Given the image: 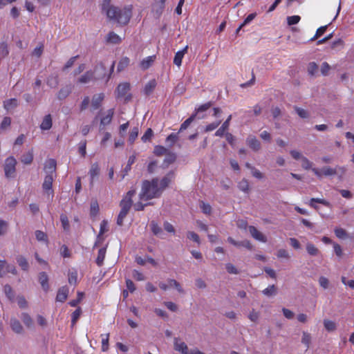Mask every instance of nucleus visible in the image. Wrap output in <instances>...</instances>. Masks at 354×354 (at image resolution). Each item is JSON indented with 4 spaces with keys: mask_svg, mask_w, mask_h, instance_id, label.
<instances>
[{
    "mask_svg": "<svg viewBox=\"0 0 354 354\" xmlns=\"http://www.w3.org/2000/svg\"><path fill=\"white\" fill-rule=\"evenodd\" d=\"M35 237L37 241H47V235L46 233L41 230H36L35 232Z\"/></svg>",
    "mask_w": 354,
    "mask_h": 354,
    "instance_id": "e2e57ef3",
    "label": "nucleus"
},
{
    "mask_svg": "<svg viewBox=\"0 0 354 354\" xmlns=\"http://www.w3.org/2000/svg\"><path fill=\"white\" fill-rule=\"evenodd\" d=\"M3 106L8 111L16 108L18 106L17 100L15 98L8 100L3 102Z\"/></svg>",
    "mask_w": 354,
    "mask_h": 354,
    "instance_id": "e433bc0d",
    "label": "nucleus"
},
{
    "mask_svg": "<svg viewBox=\"0 0 354 354\" xmlns=\"http://www.w3.org/2000/svg\"><path fill=\"white\" fill-rule=\"evenodd\" d=\"M10 326L12 330L16 334L21 335L24 332V327L21 322L15 317L10 318Z\"/></svg>",
    "mask_w": 354,
    "mask_h": 354,
    "instance_id": "0eeeda50",
    "label": "nucleus"
},
{
    "mask_svg": "<svg viewBox=\"0 0 354 354\" xmlns=\"http://www.w3.org/2000/svg\"><path fill=\"white\" fill-rule=\"evenodd\" d=\"M68 292L69 289L68 286H62L57 291L56 301L59 302H64L68 297Z\"/></svg>",
    "mask_w": 354,
    "mask_h": 354,
    "instance_id": "f8f14e48",
    "label": "nucleus"
},
{
    "mask_svg": "<svg viewBox=\"0 0 354 354\" xmlns=\"http://www.w3.org/2000/svg\"><path fill=\"white\" fill-rule=\"evenodd\" d=\"M153 135V131L151 129H147L145 131V134L142 136L141 140L142 142H146L149 141Z\"/></svg>",
    "mask_w": 354,
    "mask_h": 354,
    "instance_id": "0e129e2a",
    "label": "nucleus"
},
{
    "mask_svg": "<svg viewBox=\"0 0 354 354\" xmlns=\"http://www.w3.org/2000/svg\"><path fill=\"white\" fill-rule=\"evenodd\" d=\"M20 317L28 328H31L33 326V319L27 313H22Z\"/></svg>",
    "mask_w": 354,
    "mask_h": 354,
    "instance_id": "72a5a7b5",
    "label": "nucleus"
},
{
    "mask_svg": "<svg viewBox=\"0 0 354 354\" xmlns=\"http://www.w3.org/2000/svg\"><path fill=\"white\" fill-rule=\"evenodd\" d=\"M344 46V41L342 39H338L330 44V48L336 51L343 49Z\"/></svg>",
    "mask_w": 354,
    "mask_h": 354,
    "instance_id": "58836bf2",
    "label": "nucleus"
},
{
    "mask_svg": "<svg viewBox=\"0 0 354 354\" xmlns=\"http://www.w3.org/2000/svg\"><path fill=\"white\" fill-rule=\"evenodd\" d=\"M327 28H328V26H321L319 27L317 31H316V33L315 35H314L313 37H312L309 41H315L317 39H318L319 37H320L321 36H322L325 32L327 30Z\"/></svg>",
    "mask_w": 354,
    "mask_h": 354,
    "instance_id": "09e8293b",
    "label": "nucleus"
},
{
    "mask_svg": "<svg viewBox=\"0 0 354 354\" xmlns=\"http://www.w3.org/2000/svg\"><path fill=\"white\" fill-rule=\"evenodd\" d=\"M294 109L301 118L305 119L309 117V113L306 110L296 106H294Z\"/></svg>",
    "mask_w": 354,
    "mask_h": 354,
    "instance_id": "5fc2aeb1",
    "label": "nucleus"
},
{
    "mask_svg": "<svg viewBox=\"0 0 354 354\" xmlns=\"http://www.w3.org/2000/svg\"><path fill=\"white\" fill-rule=\"evenodd\" d=\"M100 174V167L97 162L92 164L89 170V175L91 177V184L93 185L94 178Z\"/></svg>",
    "mask_w": 354,
    "mask_h": 354,
    "instance_id": "bb28decb",
    "label": "nucleus"
},
{
    "mask_svg": "<svg viewBox=\"0 0 354 354\" xmlns=\"http://www.w3.org/2000/svg\"><path fill=\"white\" fill-rule=\"evenodd\" d=\"M138 127H133L131 129L129 136V142H130V144H133L135 140L138 136Z\"/></svg>",
    "mask_w": 354,
    "mask_h": 354,
    "instance_id": "4d7b16f0",
    "label": "nucleus"
},
{
    "mask_svg": "<svg viewBox=\"0 0 354 354\" xmlns=\"http://www.w3.org/2000/svg\"><path fill=\"white\" fill-rule=\"evenodd\" d=\"M149 226L151 232L155 236H157L160 238H163L162 235L164 233L162 229L155 221H151L150 222Z\"/></svg>",
    "mask_w": 354,
    "mask_h": 354,
    "instance_id": "2eb2a0df",
    "label": "nucleus"
},
{
    "mask_svg": "<svg viewBox=\"0 0 354 354\" xmlns=\"http://www.w3.org/2000/svg\"><path fill=\"white\" fill-rule=\"evenodd\" d=\"M111 0H103L102 9L106 12V17L111 21H115L120 25H126L130 21L132 15V6L124 7L122 9L111 6Z\"/></svg>",
    "mask_w": 354,
    "mask_h": 354,
    "instance_id": "f257e3e1",
    "label": "nucleus"
},
{
    "mask_svg": "<svg viewBox=\"0 0 354 354\" xmlns=\"http://www.w3.org/2000/svg\"><path fill=\"white\" fill-rule=\"evenodd\" d=\"M157 83L155 79L151 80L149 81L145 86L144 88V93L146 95H149L151 94L156 87Z\"/></svg>",
    "mask_w": 354,
    "mask_h": 354,
    "instance_id": "b1692460",
    "label": "nucleus"
},
{
    "mask_svg": "<svg viewBox=\"0 0 354 354\" xmlns=\"http://www.w3.org/2000/svg\"><path fill=\"white\" fill-rule=\"evenodd\" d=\"M227 241L230 243H231L233 245H234L236 247H238V248H239V247H244V248H247L249 250H253V246H252V243L250 242V241H248V240H244V241H236L232 237L229 236L227 238Z\"/></svg>",
    "mask_w": 354,
    "mask_h": 354,
    "instance_id": "6e6552de",
    "label": "nucleus"
},
{
    "mask_svg": "<svg viewBox=\"0 0 354 354\" xmlns=\"http://www.w3.org/2000/svg\"><path fill=\"white\" fill-rule=\"evenodd\" d=\"M200 208L202 212L205 214H209L212 212V207L209 204L205 203L203 201L200 202Z\"/></svg>",
    "mask_w": 354,
    "mask_h": 354,
    "instance_id": "052dcab7",
    "label": "nucleus"
},
{
    "mask_svg": "<svg viewBox=\"0 0 354 354\" xmlns=\"http://www.w3.org/2000/svg\"><path fill=\"white\" fill-rule=\"evenodd\" d=\"M159 179L153 178L151 180L142 181L141 191L139 194L140 200L149 201L153 198H160L162 192L158 187Z\"/></svg>",
    "mask_w": 354,
    "mask_h": 354,
    "instance_id": "f03ea898",
    "label": "nucleus"
},
{
    "mask_svg": "<svg viewBox=\"0 0 354 354\" xmlns=\"http://www.w3.org/2000/svg\"><path fill=\"white\" fill-rule=\"evenodd\" d=\"M9 53L8 44L6 42H2L0 44V56L1 57H4L7 56Z\"/></svg>",
    "mask_w": 354,
    "mask_h": 354,
    "instance_id": "680f3d73",
    "label": "nucleus"
},
{
    "mask_svg": "<svg viewBox=\"0 0 354 354\" xmlns=\"http://www.w3.org/2000/svg\"><path fill=\"white\" fill-rule=\"evenodd\" d=\"M322 172L324 176H330L337 174L340 172L339 178L346 172V169L343 167L337 166L335 168H331L330 167H322Z\"/></svg>",
    "mask_w": 354,
    "mask_h": 354,
    "instance_id": "39448f33",
    "label": "nucleus"
},
{
    "mask_svg": "<svg viewBox=\"0 0 354 354\" xmlns=\"http://www.w3.org/2000/svg\"><path fill=\"white\" fill-rule=\"evenodd\" d=\"M54 177H55V175H51V174L46 175L45 176V178H44V183L42 185V187L44 191L48 192V191L50 190L51 193H53L52 185H53V182L54 180Z\"/></svg>",
    "mask_w": 354,
    "mask_h": 354,
    "instance_id": "a211bd4d",
    "label": "nucleus"
},
{
    "mask_svg": "<svg viewBox=\"0 0 354 354\" xmlns=\"http://www.w3.org/2000/svg\"><path fill=\"white\" fill-rule=\"evenodd\" d=\"M155 59H156L155 55L149 56V57H146L145 59H144L140 62V67L142 68V69L147 70V68H149L152 65V64L154 62Z\"/></svg>",
    "mask_w": 354,
    "mask_h": 354,
    "instance_id": "c85d7f7f",
    "label": "nucleus"
},
{
    "mask_svg": "<svg viewBox=\"0 0 354 354\" xmlns=\"http://www.w3.org/2000/svg\"><path fill=\"white\" fill-rule=\"evenodd\" d=\"M167 152L168 150L160 145L156 146L153 151V153L158 156L165 155Z\"/></svg>",
    "mask_w": 354,
    "mask_h": 354,
    "instance_id": "13d9d810",
    "label": "nucleus"
},
{
    "mask_svg": "<svg viewBox=\"0 0 354 354\" xmlns=\"http://www.w3.org/2000/svg\"><path fill=\"white\" fill-rule=\"evenodd\" d=\"M238 187L240 190L245 193H248L250 190L249 183L246 179L241 180L238 185Z\"/></svg>",
    "mask_w": 354,
    "mask_h": 354,
    "instance_id": "8fccbe9b",
    "label": "nucleus"
},
{
    "mask_svg": "<svg viewBox=\"0 0 354 354\" xmlns=\"http://www.w3.org/2000/svg\"><path fill=\"white\" fill-rule=\"evenodd\" d=\"M93 75L94 72L88 71L79 78L78 82L82 84L88 83L93 78Z\"/></svg>",
    "mask_w": 354,
    "mask_h": 354,
    "instance_id": "2f4dec72",
    "label": "nucleus"
},
{
    "mask_svg": "<svg viewBox=\"0 0 354 354\" xmlns=\"http://www.w3.org/2000/svg\"><path fill=\"white\" fill-rule=\"evenodd\" d=\"M17 164L16 160L12 157H8L6 160L4 165V171L6 177H12L15 172V166Z\"/></svg>",
    "mask_w": 354,
    "mask_h": 354,
    "instance_id": "20e7f679",
    "label": "nucleus"
},
{
    "mask_svg": "<svg viewBox=\"0 0 354 354\" xmlns=\"http://www.w3.org/2000/svg\"><path fill=\"white\" fill-rule=\"evenodd\" d=\"M53 125L52 117L50 114L44 116L41 124L40 128L41 130H49Z\"/></svg>",
    "mask_w": 354,
    "mask_h": 354,
    "instance_id": "4be33fe9",
    "label": "nucleus"
},
{
    "mask_svg": "<svg viewBox=\"0 0 354 354\" xmlns=\"http://www.w3.org/2000/svg\"><path fill=\"white\" fill-rule=\"evenodd\" d=\"M93 72L97 74V79H103L106 76V66L102 62H100L95 66Z\"/></svg>",
    "mask_w": 354,
    "mask_h": 354,
    "instance_id": "4468645a",
    "label": "nucleus"
},
{
    "mask_svg": "<svg viewBox=\"0 0 354 354\" xmlns=\"http://www.w3.org/2000/svg\"><path fill=\"white\" fill-rule=\"evenodd\" d=\"M3 291L8 299L11 301H13L15 299V293L12 287L10 285L6 284L3 287Z\"/></svg>",
    "mask_w": 354,
    "mask_h": 354,
    "instance_id": "ea45409f",
    "label": "nucleus"
},
{
    "mask_svg": "<svg viewBox=\"0 0 354 354\" xmlns=\"http://www.w3.org/2000/svg\"><path fill=\"white\" fill-rule=\"evenodd\" d=\"M246 144L252 150L257 151L261 149L259 140L254 136H249L246 139Z\"/></svg>",
    "mask_w": 354,
    "mask_h": 354,
    "instance_id": "1a4fd4ad",
    "label": "nucleus"
},
{
    "mask_svg": "<svg viewBox=\"0 0 354 354\" xmlns=\"http://www.w3.org/2000/svg\"><path fill=\"white\" fill-rule=\"evenodd\" d=\"M104 96L103 93L95 95L93 97L91 105H92V107L93 108V109H97L100 106L101 103H102V100H104Z\"/></svg>",
    "mask_w": 354,
    "mask_h": 354,
    "instance_id": "a878e982",
    "label": "nucleus"
},
{
    "mask_svg": "<svg viewBox=\"0 0 354 354\" xmlns=\"http://www.w3.org/2000/svg\"><path fill=\"white\" fill-rule=\"evenodd\" d=\"M33 160V155L32 152L28 151L21 156V162L26 165L30 164Z\"/></svg>",
    "mask_w": 354,
    "mask_h": 354,
    "instance_id": "6e6d98bb",
    "label": "nucleus"
},
{
    "mask_svg": "<svg viewBox=\"0 0 354 354\" xmlns=\"http://www.w3.org/2000/svg\"><path fill=\"white\" fill-rule=\"evenodd\" d=\"M56 166L57 162L55 159L48 160L44 165V170L46 173V175H55L56 171Z\"/></svg>",
    "mask_w": 354,
    "mask_h": 354,
    "instance_id": "9b49d317",
    "label": "nucleus"
},
{
    "mask_svg": "<svg viewBox=\"0 0 354 354\" xmlns=\"http://www.w3.org/2000/svg\"><path fill=\"white\" fill-rule=\"evenodd\" d=\"M106 248H102L99 250L96 259V263L98 266H102L106 255Z\"/></svg>",
    "mask_w": 354,
    "mask_h": 354,
    "instance_id": "f704fd0d",
    "label": "nucleus"
},
{
    "mask_svg": "<svg viewBox=\"0 0 354 354\" xmlns=\"http://www.w3.org/2000/svg\"><path fill=\"white\" fill-rule=\"evenodd\" d=\"M113 114H114V109H110L107 111L106 115L105 116H103L101 118L100 127V131H102L103 129L102 126H105V125L109 124L111 122Z\"/></svg>",
    "mask_w": 354,
    "mask_h": 354,
    "instance_id": "ddd939ff",
    "label": "nucleus"
},
{
    "mask_svg": "<svg viewBox=\"0 0 354 354\" xmlns=\"http://www.w3.org/2000/svg\"><path fill=\"white\" fill-rule=\"evenodd\" d=\"M167 281L170 287L175 288L177 290V291L180 293H184V290L183 289L181 285L176 280L168 279Z\"/></svg>",
    "mask_w": 354,
    "mask_h": 354,
    "instance_id": "c03bdc74",
    "label": "nucleus"
},
{
    "mask_svg": "<svg viewBox=\"0 0 354 354\" xmlns=\"http://www.w3.org/2000/svg\"><path fill=\"white\" fill-rule=\"evenodd\" d=\"M232 119V115H230L227 120L223 123L221 127L215 132V136L222 137L225 134V131H227L230 126V122Z\"/></svg>",
    "mask_w": 354,
    "mask_h": 354,
    "instance_id": "dca6fc26",
    "label": "nucleus"
},
{
    "mask_svg": "<svg viewBox=\"0 0 354 354\" xmlns=\"http://www.w3.org/2000/svg\"><path fill=\"white\" fill-rule=\"evenodd\" d=\"M306 250H307V252L310 256L315 257V256H317L319 254V250L315 246L314 244H313L311 243H308L306 244Z\"/></svg>",
    "mask_w": 354,
    "mask_h": 354,
    "instance_id": "79ce46f5",
    "label": "nucleus"
},
{
    "mask_svg": "<svg viewBox=\"0 0 354 354\" xmlns=\"http://www.w3.org/2000/svg\"><path fill=\"white\" fill-rule=\"evenodd\" d=\"M174 348L176 351L181 352L182 354H189L188 348L185 342H178V338H174Z\"/></svg>",
    "mask_w": 354,
    "mask_h": 354,
    "instance_id": "6ab92c4d",
    "label": "nucleus"
},
{
    "mask_svg": "<svg viewBox=\"0 0 354 354\" xmlns=\"http://www.w3.org/2000/svg\"><path fill=\"white\" fill-rule=\"evenodd\" d=\"M311 342V335L310 333L304 331L302 333L301 343L304 344L307 348L310 347Z\"/></svg>",
    "mask_w": 354,
    "mask_h": 354,
    "instance_id": "3c124183",
    "label": "nucleus"
},
{
    "mask_svg": "<svg viewBox=\"0 0 354 354\" xmlns=\"http://www.w3.org/2000/svg\"><path fill=\"white\" fill-rule=\"evenodd\" d=\"M225 268L228 273L237 274L239 273L237 268L232 263H228L225 264Z\"/></svg>",
    "mask_w": 354,
    "mask_h": 354,
    "instance_id": "338daca9",
    "label": "nucleus"
},
{
    "mask_svg": "<svg viewBox=\"0 0 354 354\" xmlns=\"http://www.w3.org/2000/svg\"><path fill=\"white\" fill-rule=\"evenodd\" d=\"M130 64V59L127 57H123L118 62L117 71L120 73L123 71Z\"/></svg>",
    "mask_w": 354,
    "mask_h": 354,
    "instance_id": "cd10ccee",
    "label": "nucleus"
},
{
    "mask_svg": "<svg viewBox=\"0 0 354 354\" xmlns=\"http://www.w3.org/2000/svg\"><path fill=\"white\" fill-rule=\"evenodd\" d=\"M324 326L326 330L328 332L334 331L337 328L336 324L333 321L329 319L324 320Z\"/></svg>",
    "mask_w": 354,
    "mask_h": 354,
    "instance_id": "37998d69",
    "label": "nucleus"
},
{
    "mask_svg": "<svg viewBox=\"0 0 354 354\" xmlns=\"http://www.w3.org/2000/svg\"><path fill=\"white\" fill-rule=\"evenodd\" d=\"M82 313V309L80 307H78L71 315V324L72 326H74L77 320L79 319Z\"/></svg>",
    "mask_w": 354,
    "mask_h": 354,
    "instance_id": "864d4df0",
    "label": "nucleus"
},
{
    "mask_svg": "<svg viewBox=\"0 0 354 354\" xmlns=\"http://www.w3.org/2000/svg\"><path fill=\"white\" fill-rule=\"evenodd\" d=\"M99 212V205L97 201H93L91 203L90 214L91 216L95 217Z\"/></svg>",
    "mask_w": 354,
    "mask_h": 354,
    "instance_id": "49530a36",
    "label": "nucleus"
},
{
    "mask_svg": "<svg viewBox=\"0 0 354 354\" xmlns=\"http://www.w3.org/2000/svg\"><path fill=\"white\" fill-rule=\"evenodd\" d=\"M165 158L163 161V167H167L169 165L174 163L176 160V155L174 153L168 151L165 154Z\"/></svg>",
    "mask_w": 354,
    "mask_h": 354,
    "instance_id": "393cba45",
    "label": "nucleus"
},
{
    "mask_svg": "<svg viewBox=\"0 0 354 354\" xmlns=\"http://www.w3.org/2000/svg\"><path fill=\"white\" fill-rule=\"evenodd\" d=\"M196 117V113H193L189 118H188L183 123L181 124L179 132L185 130L190 124L195 120Z\"/></svg>",
    "mask_w": 354,
    "mask_h": 354,
    "instance_id": "4c0bfd02",
    "label": "nucleus"
},
{
    "mask_svg": "<svg viewBox=\"0 0 354 354\" xmlns=\"http://www.w3.org/2000/svg\"><path fill=\"white\" fill-rule=\"evenodd\" d=\"M318 69L315 62H310L308 66V72L310 75H314Z\"/></svg>",
    "mask_w": 354,
    "mask_h": 354,
    "instance_id": "774afa93",
    "label": "nucleus"
},
{
    "mask_svg": "<svg viewBox=\"0 0 354 354\" xmlns=\"http://www.w3.org/2000/svg\"><path fill=\"white\" fill-rule=\"evenodd\" d=\"M188 46H186L182 50L178 51L174 58V64L178 66H180L182 64V59L184 55L187 52Z\"/></svg>",
    "mask_w": 354,
    "mask_h": 354,
    "instance_id": "aec40b11",
    "label": "nucleus"
},
{
    "mask_svg": "<svg viewBox=\"0 0 354 354\" xmlns=\"http://www.w3.org/2000/svg\"><path fill=\"white\" fill-rule=\"evenodd\" d=\"M60 221L62 223L63 229L65 231H69L70 225H69V221H68V218L67 216L64 214H62L60 215Z\"/></svg>",
    "mask_w": 354,
    "mask_h": 354,
    "instance_id": "603ef678",
    "label": "nucleus"
},
{
    "mask_svg": "<svg viewBox=\"0 0 354 354\" xmlns=\"http://www.w3.org/2000/svg\"><path fill=\"white\" fill-rule=\"evenodd\" d=\"M71 93V88L70 86H66L63 88H62L58 93H57V98L59 100H64L66 97H67L69 94Z\"/></svg>",
    "mask_w": 354,
    "mask_h": 354,
    "instance_id": "c756f323",
    "label": "nucleus"
},
{
    "mask_svg": "<svg viewBox=\"0 0 354 354\" xmlns=\"http://www.w3.org/2000/svg\"><path fill=\"white\" fill-rule=\"evenodd\" d=\"M17 261L23 270H27L28 269L29 265L25 257L19 256L17 258Z\"/></svg>",
    "mask_w": 354,
    "mask_h": 354,
    "instance_id": "de8ad7c7",
    "label": "nucleus"
},
{
    "mask_svg": "<svg viewBox=\"0 0 354 354\" xmlns=\"http://www.w3.org/2000/svg\"><path fill=\"white\" fill-rule=\"evenodd\" d=\"M46 84L50 88H56L59 84L58 75H51L47 78Z\"/></svg>",
    "mask_w": 354,
    "mask_h": 354,
    "instance_id": "473e14b6",
    "label": "nucleus"
},
{
    "mask_svg": "<svg viewBox=\"0 0 354 354\" xmlns=\"http://www.w3.org/2000/svg\"><path fill=\"white\" fill-rule=\"evenodd\" d=\"M262 292L267 297H272L277 294V288L274 285H270L264 289Z\"/></svg>",
    "mask_w": 354,
    "mask_h": 354,
    "instance_id": "c9c22d12",
    "label": "nucleus"
},
{
    "mask_svg": "<svg viewBox=\"0 0 354 354\" xmlns=\"http://www.w3.org/2000/svg\"><path fill=\"white\" fill-rule=\"evenodd\" d=\"M39 281L45 292L49 289L48 277L45 272H41L39 274Z\"/></svg>",
    "mask_w": 354,
    "mask_h": 354,
    "instance_id": "f3484780",
    "label": "nucleus"
},
{
    "mask_svg": "<svg viewBox=\"0 0 354 354\" xmlns=\"http://www.w3.org/2000/svg\"><path fill=\"white\" fill-rule=\"evenodd\" d=\"M175 177V173L174 171H169L160 181L158 187L162 192L169 187V184L174 180Z\"/></svg>",
    "mask_w": 354,
    "mask_h": 354,
    "instance_id": "423d86ee",
    "label": "nucleus"
},
{
    "mask_svg": "<svg viewBox=\"0 0 354 354\" xmlns=\"http://www.w3.org/2000/svg\"><path fill=\"white\" fill-rule=\"evenodd\" d=\"M248 229L251 236L254 239L263 243H266L267 241L266 236L259 232L254 226H249Z\"/></svg>",
    "mask_w": 354,
    "mask_h": 354,
    "instance_id": "9d476101",
    "label": "nucleus"
},
{
    "mask_svg": "<svg viewBox=\"0 0 354 354\" xmlns=\"http://www.w3.org/2000/svg\"><path fill=\"white\" fill-rule=\"evenodd\" d=\"M131 88L130 84L128 82H124L120 84L115 90L116 93V97L117 98H122L125 97L124 100L125 102H129L131 99V95H128L126 96L127 93L129 91Z\"/></svg>",
    "mask_w": 354,
    "mask_h": 354,
    "instance_id": "7ed1b4c3",
    "label": "nucleus"
},
{
    "mask_svg": "<svg viewBox=\"0 0 354 354\" xmlns=\"http://www.w3.org/2000/svg\"><path fill=\"white\" fill-rule=\"evenodd\" d=\"M166 0H157L153 6V9L157 13L161 14L165 8Z\"/></svg>",
    "mask_w": 354,
    "mask_h": 354,
    "instance_id": "a18cd8bd",
    "label": "nucleus"
},
{
    "mask_svg": "<svg viewBox=\"0 0 354 354\" xmlns=\"http://www.w3.org/2000/svg\"><path fill=\"white\" fill-rule=\"evenodd\" d=\"M315 203L324 205L326 207H330V203L324 198H312L309 202V205L315 209H318V206L315 205Z\"/></svg>",
    "mask_w": 354,
    "mask_h": 354,
    "instance_id": "412c9836",
    "label": "nucleus"
},
{
    "mask_svg": "<svg viewBox=\"0 0 354 354\" xmlns=\"http://www.w3.org/2000/svg\"><path fill=\"white\" fill-rule=\"evenodd\" d=\"M106 41L109 44H118L122 41V39L114 32H110L106 36Z\"/></svg>",
    "mask_w": 354,
    "mask_h": 354,
    "instance_id": "5701e85b",
    "label": "nucleus"
},
{
    "mask_svg": "<svg viewBox=\"0 0 354 354\" xmlns=\"http://www.w3.org/2000/svg\"><path fill=\"white\" fill-rule=\"evenodd\" d=\"M178 140V133H172L170 135H169L166 138V141L167 142H170V146H172Z\"/></svg>",
    "mask_w": 354,
    "mask_h": 354,
    "instance_id": "69168bd1",
    "label": "nucleus"
},
{
    "mask_svg": "<svg viewBox=\"0 0 354 354\" xmlns=\"http://www.w3.org/2000/svg\"><path fill=\"white\" fill-rule=\"evenodd\" d=\"M136 161V156L134 155H132L129 158V160H128V162H127V166L125 167V168L124 169V174L122 176V178H124V176L128 174V172L131 170V165L135 162Z\"/></svg>",
    "mask_w": 354,
    "mask_h": 354,
    "instance_id": "a19ab883",
    "label": "nucleus"
},
{
    "mask_svg": "<svg viewBox=\"0 0 354 354\" xmlns=\"http://www.w3.org/2000/svg\"><path fill=\"white\" fill-rule=\"evenodd\" d=\"M132 199H127L123 198V199L120 201V206L121 207L122 211L129 212L131 207L132 206Z\"/></svg>",
    "mask_w": 354,
    "mask_h": 354,
    "instance_id": "7c9ffc66",
    "label": "nucleus"
},
{
    "mask_svg": "<svg viewBox=\"0 0 354 354\" xmlns=\"http://www.w3.org/2000/svg\"><path fill=\"white\" fill-rule=\"evenodd\" d=\"M335 234L339 239H346L348 237L346 230L343 228H336L335 230Z\"/></svg>",
    "mask_w": 354,
    "mask_h": 354,
    "instance_id": "bf43d9fd",
    "label": "nucleus"
}]
</instances>
